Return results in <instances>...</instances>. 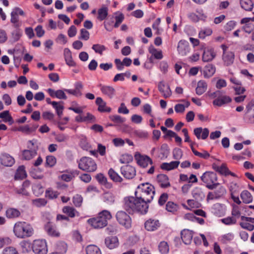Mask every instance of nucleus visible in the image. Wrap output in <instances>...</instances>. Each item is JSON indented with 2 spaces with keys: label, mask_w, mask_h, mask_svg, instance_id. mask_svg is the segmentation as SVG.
<instances>
[{
  "label": "nucleus",
  "mask_w": 254,
  "mask_h": 254,
  "mask_svg": "<svg viewBox=\"0 0 254 254\" xmlns=\"http://www.w3.org/2000/svg\"><path fill=\"white\" fill-rule=\"evenodd\" d=\"M123 208L129 213L139 212L141 214L147 213L148 208V204L141 200L139 197H126L123 201Z\"/></svg>",
  "instance_id": "obj_1"
},
{
  "label": "nucleus",
  "mask_w": 254,
  "mask_h": 254,
  "mask_svg": "<svg viewBox=\"0 0 254 254\" xmlns=\"http://www.w3.org/2000/svg\"><path fill=\"white\" fill-rule=\"evenodd\" d=\"M111 218L112 215L110 212L104 210L99 212L97 217L89 219L87 223L95 229H101L107 226L108 220Z\"/></svg>",
  "instance_id": "obj_2"
},
{
  "label": "nucleus",
  "mask_w": 254,
  "mask_h": 254,
  "mask_svg": "<svg viewBox=\"0 0 254 254\" xmlns=\"http://www.w3.org/2000/svg\"><path fill=\"white\" fill-rule=\"evenodd\" d=\"M13 231L17 238L24 239L31 237L33 234L34 230L30 224L24 221H18L15 223Z\"/></svg>",
  "instance_id": "obj_3"
},
{
  "label": "nucleus",
  "mask_w": 254,
  "mask_h": 254,
  "mask_svg": "<svg viewBox=\"0 0 254 254\" xmlns=\"http://www.w3.org/2000/svg\"><path fill=\"white\" fill-rule=\"evenodd\" d=\"M137 192L141 193L139 198L141 200L147 203L150 202L153 198L155 194V188L153 185L148 183H142L137 187V191L135 192V195Z\"/></svg>",
  "instance_id": "obj_4"
},
{
  "label": "nucleus",
  "mask_w": 254,
  "mask_h": 254,
  "mask_svg": "<svg viewBox=\"0 0 254 254\" xmlns=\"http://www.w3.org/2000/svg\"><path fill=\"white\" fill-rule=\"evenodd\" d=\"M202 181L206 184V187L209 190H213L217 188L220 184L215 183L217 181L216 173L212 172H206L201 177Z\"/></svg>",
  "instance_id": "obj_5"
},
{
  "label": "nucleus",
  "mask_w": 254,
  "mask_h": 254,
  "mask_svg": "<svg viewBox=\"0 0 254 254\" xmlns=\"http://www.w3.org/2000/svg\"><path fill=\"white\" fill-rule=\"evenodd\" d=\"M78 167L83 171L92 172L96 170L97 165L92 158L84 157L80 159Z\"/></svg>",
  "instance_id": "obj_6"
},
{
  "label": "nucleus",
  "mask_w": 254,
  "mask_h": 254,
  "mask_svg": "<svg viewBox=\"0 0 254 254\" xmlns=\"http://www.w3.org/2000/svg\"><path fill=\"white\" fill-rule=\"evenodd\" d=\"M116 217L118 223L126 229L131 227V219L129 215L124 211L121 210L117 212Z\"/></svg>",
  "instance_id": "obj_7"
},
{
  "label": "nucleus",
  "mask_w": 254,
  "mask_h": 254,
  "mask_svg": "<svg viewBox=\"0 0 254 254\" xmlns=\"http://www.w3.org/2000/svg\"><path fill=\"white\" fill-rule=\"evenodd\" d=\"M32 250L35 254H47L48 248L45 240H35L33 241Z\"/></svg>",
  "instance_id": "obj_8"
},
{
  "label": "nucleus",
  "mask_w": 254,
  "mask_h": 254,
  "mask_svg": "<svg viewBox=\"0 0 254 254\" xmlns=\"http://www.w3.org/2000/svg\"><path fill=\"white\" fill-rule=\"evenodd\" d=\"M35 142V140L28 141L27 148L29 149L24 150L22 152V157L24 159L29 160L36 156L37 154L36 150H32V147L34 145Z\"/></svg>",
  "instance_id": "obj_9"
},
{
  "label": "nucleus",
  "mask_w": 254,
  "mask_h": 254,
  "mask_svg": "<svg viewBox=\"0 0 254 254\" xmlns=\"http://www.w3.org/2000/svg\"><path fill=\"white\" fill-rule=\"evenodd\" d=\"M44 230L47 235L52 237H59L60 232L55 224L48 222L44 225Z\"/></svg>",
  "instance_id": "obj_10"
},
{
  "label": "nucleus",
  "mask_w": 254,
  "mask_h": 254,
  "mask_svg": "<svg viewBox=\"0 0 254 254\" xmlns=\"http://www.w3.org/2000/svg\"><path fill=\"white\" fill-rule=\"evenodd\" d=\"M121 172L123 176L127 179H131L136 175V170L134 167L129 165H126L121 168Z\"/></svg>",
  "instance_id": "obj_11"
},
{
  "label": "nucleus",
  "mask_w": 254,
  "mask_h": 254,
  "mask_svg": "<svg viewBox=\"0 0 254 254\" xmlns=\"http://www.w3.org/2000/svg\"><path fill=\"white\" fill-rule=\"evenodd\" d=\"M134 157L137 164L141 167L145 168L149 164H153L152 159L147 155H142L138 153L136 154Z\"/></svg>",
  "instance_id": "obj_12"
},
{
  "label": "nucleus",
  "mask_w": 254,
  "mask_h": 254,
  "mask_svg": "<svg viewBox=\"0 0 254 254\" xmlns=\"http://www.w3.org/2000/svg\"><path fill=\"white\" fill-rule=\"evenodd\" d=\"M179 54L181 56L187 55L190 52L189 43L186 40H181L179 42L177 47Z\"/></svg>",
  "instance_id": "obj_13"
},
{
  "label": "nucleus",
  "mask_w": 254,
  "mask_h": 254,
  "mask_svg": "<svg viewBox=\"0 0 254 254\" xmlns=\"http://www.w3.org/2000/svg\"><path fill=\"white\" fill-rule=\"evenodd\" d=\"M161 224L158 219L150 218L144 224V227L148 231H154L160 227Z\"/></svg>",
  "instance_id": "obj_14"
},
{
  "label": "nucleus",
  "mask_w": 254,
  "mask_h": 254,
  "mask_svg": "<svg viewBox=\"0 0 254 254\" xmlns=\"http://www.w3.org/2000/svg\"><path fill=\"white\" fill-rule=\"evenodd\" d=\"M216 54L212 48H205L202 56L204 62H209L212 61L215 57Z\"/></svg>",
  "instance_id": "obj_15"
},
{
  "label": "nucleus",
  "mask_w": 254,
  "mask_h": 254,
  "mask_svg": "<svg viewBox=\"0 0 254 254\" xmlns=\"http://www.w3.org/2000/svg\"><path fill=\"white\" fill-rule=\"evenodd\" d=\"M158 90L165 98H169L172 95V91L170 86L164 82L160 81L158 85Z\"/></svg>",
  "instance_id": "obj_16"
},
{
  "label": "nucleus",
  "mask_w": 254,
  "mask_h": 254,
  "mask_svg": "<svg viewBox=\"0 0 254 254\" xmlns=\"http://www.w3.org/2000/svg\"><path fill=\"white\" fill-rule=\"evenodd\" d=\"M105 244L108 249H114L119 245V239L116 236L107 237L105 239Z\"/></svg>",
  "instance_id": "obj_17"
},
{
  "label": "nucleus",
  "mask_w": 254,
  "mask_h": 254,
  "mask_svg": "<svg viewBox=\"0 0 254 254\" xmlns=\"http://www.w3.org/2000/svg\"><path fill=\"white\" fill-rule=\"evenodd\" d=\"M0 162L1 165L6 167L12 166L14 162V158L7 153H3L0 157Z\"/></svg>",
  "instance_id": "obj_18"
},
{
  "label": "nucleus",
  "mask_w": 254,
  "mask_h": 254,
  "mask_svg": "<svg viewBox=\"0 0 254 254\" xmlns=\"http://www.w3.org/2000/svg\"><path fill=\"white\" fill-rule=\"evenodd\" d=\"M96 104L98 106V110L100 112L110 113L112 111V109L107 106L106 103L103 101L102 98L97 97L96 99Z\"/></svg>",
  "instance_id": "obj_19"
},
{
  "label": "nucleus",
  "mask_w": 254,
  "mask_h": 254,
  "mask_svg": "<svg viewBox=\"0 0 254 254\" xmlns=\"http://www.w3.org/2000/svg\"><path fill=\"white\" fill-rule=\"evenodd\" d=\"M194 134L197 139H205L208 136L209 131L207 128L197 127L194 129Z\"/></svg>",
  "instance_id": "obj_20"
},
{
  "label": "nucleus",
  "mask_w": 254,
  "mask_h": 254,
  "mask_svg": "<svg viewBox=\"0 0 254 254\" xmlns=\"http://www.w3.org/2000/svg\"><path fill=\"white\" fill-rule=\"evenodd\" d=\"M100 90L102 93L110 98H113L116 94V90L111 86L100 85Z\"/></svg>",
  "instance_id": "obj_21"
},
{
  "label": "nucleus",
  "mask_w": 254,
  "mask_h": 254,
  "mask_svg": "<svg viewBox=\"0 0 254 254\" xmlns=\"http://www.w3.org/2000/svg\"><path fill=\"white\" fill-rule=\"evenodd\" d=\"M193 237V234L191 231L185 229L181 232V238L186 245H189L191 243Z\"/></svg>",
  "instance_id": "obj_22"
},
{
  "label": "nucleus",
  "mask_w": 254,
  "mask_h": 254,
  "mask_svg": "<svg viewBox=\"0 0 254 254\" xmlns=\"http://www.w3.org/2000/svg\"><path fill=\"white\" fill-rule=\"evenodd\" d=\"M235 55L233 52L228 51V53H223L222 60L224 64L229 66L232 64L234 61Z\"/></svg>",
  "instance_id": "obj_23"
},
{
  "label": "nucleus",
  "mask_w": 254,
  "mask_h": 254,
  "mask_svg": "<svg viewBox=\"0 0 254 254\" xmlns=\"http://www.w3.org/2000/svg\"><path fill=\"white\" fill-rule=\"evenodd\" d=\"M47 91L52 97H56L59 99L65 100L67 99V96H66L64 91L63 90L55 91L53 89L49 88L47 90Z\"/></svg>",
  "instance_id": "obj_24"
},
{
  "label": "nucleus",
  "mask_w": 254,
  "mask_h": 254,
  "mask_svg": "<svg viewBox=\"0 0 254 254\" xmlns=\"http://www.w3.org/2000/svg\"><path fill=\"white\" fill-rule=\"evenodd\" d=\"M157 180L159 186L162 188H166L170 186L168 176L164 174H159L157 176Z\"/></svg>",
  "instance_id": "obj_25"
},
{
  "label": "nucleus",
  "mask_w": 254,
  "mask_h": 254,
  "mask_svg": "<svg viewBox=\"0 0 254 254\" xmlns=\"http://www.w3.org/2000/svg\"><path fill=\"white\" fill-rule=\"evenodd\" d=\"M231 98L228 96H219L218 98L213 101V104L215 106H221L224 104L231 102Z\"/></svg>",
  "instance_id": "obj_26"
},
{
  "label": "nucleus",
  "mask_w": 254,
  "mask_h": 254,
  "mask_svg": "<svg viewBox=\"0 0 254 254\" xmlns=\"http://www.w3.org/2000/svg\"><path fill=\"white\" fill-rule=\"evenodd\" d=\"M180 164V161H174L170 163H163L160 166V168L165 170L170 171L177 168Z\"/></svg>",
  "instance_id": "obj_27"
},
{
  "label": "nucleus",
  "mask_w": 254,
  "mask_h": 254,
  "mask_svg": "<svg viewBox=\"0 0 254 254\" xmlns=\"http://www.w3.org/2000/svg\"><path fill=\"white\" fill-rule=\"evenodd\" d=\"M20 212L17 209L14 208H9L5 212L6 216L9 219L16 218L20 215Z\"/></svg>",
  "instance_id": "obj_28"
},
{
  "label": "nucleus",
  "mask_w": 254,
  "mask_h": 254,
  "mask_svg": "<svg viewBox=\"0 0 254 254\" xmlns=\"http://www.w3.org/2000/svg\"><path fill=\"white\" fill-rule=\"evenodd\" d=\"M207 85L204 80H200L198 82L197 87L195 89L196 93L198 95H202L207 89Z\"/></svg>",
  "instance_id": "obj_29"
},
{
  "label": "nucleus",
  "mask_w": 254,
  "mask_h": 254,
  "mask_svg": "<svg viewBox=\"0 0 254 254\" xmlns=\"http://www.w3.org/2000/svg\"><path fill=\"white\" fill-rule=\"evenodd\" d=\"M27 177V174L23 165L19 166L15 173L14 178L15 180H22Z\"/></svg>",
  "instance_id": "obj_30"
},
{
  "label": "nucleus",
  "mask_w": 254,
  "mask_h": 254,
  "mask_svg": "<svg viewBox=\"0 0 254 254\" xmlns=\"http://www.w3.org/2000/svg\"><path fill=\"white\" fill-rule=\"evenodd\" d=\"M192 195L195 199L199 201H202L205 197L204 193L199 188H195L193 190Z\"/></svg>",
  "instance_id": "obj_31"
},
{
  "label": "nucleus",
  "mask_w": 254,
  "mask_h": 254,
  "mask_svg": "<svg viewBox=\"0 0 254 254\" xmlns=\"http://www.w3.org/2000/svg\"><path fill=\"white\" fill-rule=\"evenodd\" d=\"M240 196L243 202L245 203L248 204L253 201V196L251 193L247 190L242 191Z\"/></svg>",
  "instance_id": "obj_32"
},
{
  "label": "nucleus",
  "mask_w": 254,
  "mask_h": 254,
  "mask_svg": "<svg viewBox=\"0 0 254 254\" xmlns=\"http://www.w3.org/2000/svg\"><path fill=\"white\" fill-rule=\"evenodd\" d=\"M63 212L71 218H73L76 214H78V212L74 208L69 206H64L63 208Z\"/></svg>",
  "instance_id": "obj_33"
},
{
  "label": "nucleus",
  "mask_w": 254,
  "mask_h": 254,
  "mask_svg": "<svg viewBox=\"0 0 254 254\" xmlns=\"http://www.w3.org/2000/svg\"><path fill=\"white\" fill-rule=\"evenodd\" d=\"M64 55L66 64L69 66H74L75 64L72 60L71 52L68 49L64 50Z\"/></svg>",
  "instance_id": "obj_34"
},
{
  "label": "nucleus",
  "mask_w": 254,
  "mask_h": 254,
  "mask_svg": "<svg viewBox=\"0 0 254 254\" xmlns=\"http://www.w3.org/2000/svg\"><path fill=\"white\" fill-rule=\"evenodd\" d=\"M215 72V67L211 64L206 65L204 68V76L205 77H210L212 76Z\"/></svg>",
  "instance_id": "obj_35"
},
{
  "label": "nucleus",
  "mask_w": 254,
  "mask_h": 254,
  "mask_svg": "<svg viewBox=\"0 0 254 254\" xmlns=\"http://www.w3.org/2000/svg\"><path fill=\"white\" fill-rule=\"evenodd\" d=\"M212 168L221 175H223L225 176H227L228 168L226 167L225 164H222L220 166H218L216 164H213L212 165Z\"/></svg>",
  "instance_id": "obj_36"
},
{
  "label": "nucleus",
  "mask_w": 254,
  "mask_h": 254,
  "mask_svg": "<svg viewBox=\"0 0 254 254\" xmlns=\"http://www.w3.org/2000/svg\"><path fill=\"white\" fill-rule=\"evenodd\" d=\"M67 250L66 244L63 242H60L57 244L56 246V252L55 253L58 254H64Z\"/></svg>",
  "instance_id": "obj_37"
},
{
  "label": "nucleus",
  "mask_w": 254,
  "mask_h": 254,
  "mask_svg": "<svg viewBox=\"0 0 254 254\" xmlns=\"http://www.w3.org/2000/svg\"><path fill=\"white\" fill-rule=\"evenodd\" d=\"M240 4L242 8L246 11H251L254 6L251 0H240Z\"/></svg>",
  "instance_id": "obj_38"
},
{
  "label": "nucleus",
  "mask_w": 254,
  "mask_h": 254,
  "mask_svg": "<svg viewBox=\"0 0 254 254\" xmlns=\"http://www.w3.org/2000/svg\"><path fill=\"white\" fill-rule=\"evenodd\" d=\"M108 175L111 179L114 182H122L123 180V178L112 168L109 169L108 171Z\"/></svg>",
  "instance_id": "obj_39"
},
{
  "label": "nucleus",
  "mask_w": 254,
  "mask_h": 254,
  "mask_svg": "<svg viewBox=\"0 0 254 254\" xmlns=\"http://www.w3.org/2000/svg\"><path fill=\"white\" fill-rule=\"evenodd\" d=\"M86 254H102L99 247L94 245L88 246L86 248Z\"/></svg>",
  "instance_id": "obj_40"
},
{
  "label": "nucleus",
  "mask_w": 254,
  "mask_h": 254,
  "mask_svg": "<svg viewBox=\"0 0 254 254\" xmlns=\"http://www.w3.org/2000/svg\"><path fill=\"white\" fill-rule=\"evenodd\" d=\"M22 35V30L16 28L11 32V40L12 42L18 41Z\"/></svg>",
  "instance_id": "obj_41"
},
{
  "label": "nucleus",
  "mask_w": 254,
  "mask_h": 254,
  "mask_svg": "<svg viewBox=\"0 0 254 254\" xmlns=\"http://www.w3.org/2000/svg\"><path fill=\"white\" fill-rule=\"evenodd\" d=\"M148 50L149 53L151 54L155 59L160 60L163 58L162 52L161 50L158 51L152 46L149 47Z\"/></svg>",
  "instance_id": "obj_42"
},
{
  "label": "nucleus",
  "mask_w": 254,
  "mask_h": 254,
  "mask_svg": "<svg viewBox=\"0 0 254 254\" xmlns=\"http://www.w3.org/2000/svg\"><path fill=\"white\" fill-rule=\"evenodd\" d=\"M0 118L2 119L4 122H9L10 125L13 123L12 117L10 115L8 111H4L0 113Z\"/></svg>",
  "instance_id": "obj_43"
},
{
  "label": "nucleus",
  "mask_w": 254,
  "mask_h": 254,
  "mask_svg": "<svg viewBox=\"0 0 254 254\" xmlns=\"http://www.w3.org/2000/svg\"><path fill=\"white\" fill-rule=\"evenodd\" d=\"M33 192L36 196H39L44 192V188L39 183L34 184L32 187Z\"/></svg>",
  "instance_id": "obj_44"
},
{
  "label": "nucleus",
  "mask_w": 254,
  "mask_h": 254,
  "mask_svg": "<svg viewBox=\"0 0 254 254\" xmlns=\"http://www.w3.org/2000/svg\"><path fill=\"white\" fill-rule=\"evenodd\" d=\"M53 107L56 110L57 115L61 117L63 114L64 107L60 104V102H52Z\"/></svg>",
  "instance_id": "obj_45"
},
{
  "label": "nucleus",
  "mask_w": 254,
  "mask_h": 254,
  "mask_svg": "<svg viewBox=\"0 0 254 254\" xmlns=\"http://www.w3.org/2000/svg\"><path fill=\"white\" fill-rule=\"evenodd\" d=\"M108 9L106 6L100 8L98 11V19L101 21L104 20L108 15Z\"/></svg>",
  "instance_id": "obj_46"
},
{
  "label": "nucleus",
  "mask_w": 254,
  "mask_h": 254,
  "mask_svg": "<svg viewBox=\"0 0 254 254\" xmlns=\"http://www.w3.org/2000/svg\"><path fill=\"white\" fill-rule=\"evenodd\" d=\"M77 172L76 171H72L68 174H64L61 176V178L62 180L65 181V182H69L73 178L75 177V175H77Z\"/></svg>",
  "instance_id": "obj_47"
},
{
  "label": "nucleus",
  "mask_w": 254,
  "mask_h": 254,
  "mask_svg": "<svg viewBox=\"0 0 254 254\" xmlns=\"http://www.w3.org/2000/svg\"><path fill=\"white\" fill-rule=\"evenodd\" d=\"M178 205L172 201H168L166 205V209L170 212L174 213L178 209Z\"/></svg>",
  "instance_id": "obj_48"
},
{
  "label": "nucleus",
  "mask_w": 254,
  "mask_h": 254,
  "mask_svg": "<svg viewBox=\"0 0 254 254\" xmlns=\"http://www.w3.org/2000/svg\"><path fill=\"white\" fill-rule=\"evenodd\" d=\"M57 159L53 156L49 155L46 157L45 166L46 167H52L56 164Z\"/></svg>",
  "instance_id": "obj_49"
},
{
  "label": "nucleus",
  "mask_w": 254,
  "mask_h": 254,
  "mask_svg": "<svg viewBox=\"0 0 254 254\" xmlns=\"http://www.w3.org/2000/svg\"><path fill=\"white\" fill-rule=\"evenodd\" d=\"M104 200L109 204H112L115 201V196L112 192H106L104 194Z\"/></svg>",
  "instance_id": "obj_50"
},
{
  "label": "nucleus",
  "mask_w": 254,
  "mask_h": 254,
  "mask_svg": "<svg viewBox=\"0 0 254 254\" xmlns=\"http://www.w3.org/2000/svg\"><path fill=\"white\" fill-rule=\"evenodd\" d=\"M80 146L84 149L87 150L90 148V145L87 141V138L85 136H81L80 140Z\"/></svg>",
  "instance_id": "obj_51"
},
{
  "label": "nucleus",
  "mask_w": 254,
  "mask_h": 254,
  "mask_svg": "<svg viewBox=\"0 0 254 254\" xmlns=\"http://www.w3.org/2000/svg\"><path fill=\"white\" fill-rule=\"evenodd\" d=\"M72 202L76 207H80L83 202V197L81 195L77 194L73 197Z\"/></svg>",
  "instance_id": "obj_52"
},
{
  "label": "nucleus",
  "mask_w": 254,
  "mask_h": 254,
  "mask_svg": "<svg viewBox=\"0 0 254 254\" xmlns=\"http://www.w3.org/2000/svg\"><path fill=\"white\" fill-rule=\"evenodd\" d=\"M212 30L210 28H205L202 29L198 34L199 38L200 39H204L206 36L211 35Z\"/></svg>",
  "instance_id": "obj_53"
},
{
  "label": "nucleus",
  "mask_w": 254,
  "mask_h": 254,
  "mask_svg": "<svg viewBox=\"0 0 254 254\" xmlns=\"http://www.w3.org/2000/svg\"><path fill=\"white\" fill-rule=\"evenodd\" d=\"M116 15L115 17L116 22L114 24V27L115 28H117L119 26L121 23L123 22L124 19V15L122 13H115Z\"/></svg>",
  "instance_id": "obj_54"
},
{
  "label": "nucleus",
  "mask_w": 254,
  "mask_h": 254,
  "mask_svg": "<svg viewBox=\"0 0 254 254\" xmlns=\"http://www.w3.org/2000/svg\"><path fill=\"white\" fill-rule=\"evenodd\" d=\"M92 49L95 51V53H98L101 55H102L103 51L106 50L105 46L100 44H94L92 46Z\"/></svg>",
  "instance_id": "obj_55"
},
{
  "label": "nucleus",
  "mask_w": 254,
  "mask_h": 254,
  "mask_svg": "<svg viewBox=\"0 0 254 254\" xmlns=\"http://www.w3.org/2000/svg\"><path fill=\"white\" fill-rule=\"evenodd\" d=\"M158 248L162 254H166L169 252V246L165 242H161L158 246Z\"/></svg>",
  "instance_id": "obj_56"
},
{
  "label": "nucleus",
  "mask_w": 254,
  "mask_h": 254,
  "mask_svg": "<svg viewBox=\"0 0 254 254\" xmlns=\"http://www.w3.org/2000/svg\"><path fill=\"white\" fill-rule=\"evenodd\" d=\"M110 120L116 124H122L126 121V119L119 115H111L109 117Z\"/></svg>",
  "instance_id": "obj_57"
},
{
  "label": "nucleus",
  "mask_w": 254,
  "mask_h": 254,
  "mask_svg": "<svg viewBox=\"0 0 254 254\" xmlns=\"http://www.w3.org/2000/svg\"><path fill=\"white\" fill-rule=\"evenodd\" d=\"M219 186L218 188L214 191L218 199L222 197L226 192V190L223 186L220 185Z\"/></svg>",
  "instance_id": "obj_58"
},
{
  "label": "nucleus",
  "mask_w": 254,
  "mask_h": 254,
  "mask_svg": "<svg viewBox=\"0 0 254 254\" xmlns=\"http://www.w3.org/2000/svg\"><path fill=\"white\" fill-rule=\"evenodd\" d=\"M33 205L37 207H41L45 206L47 203V201L44 198H37L32 200Z\"/></svg>",
  "instance_id": "obj_59"
},
{
  "label": "nucleus",
  "mask_w": 254,
  "mask_h": 254,
  "mask_svg": "<svg viewBox=\"0 0 254 254\" xmlns=\"http://www.w3.org/2000/svg\"><path fill=\"white\" fill-rule=\"evenodd\" d=\"M20 246L22 249V252L27 253L30 249V243L26 241H23L20 242Z\"/></svg>",
  "instance_id": "obj_60"
},
{
  "label": "nucleus",
  "mask_w": 254,
  "mask_h": 254,
  "mask_svg": "<svg viewBox=\"0 0 254 254\" xmlns=\"http://www.w3.org/2000/svg\"><path fill=\"white\" fill-rule=\"evenodd\" d=\"M199 200L194 199H188L187 203L191 208H199L201 206V203Z\"/></svg>",
  "instance_id": "obj_61"
},
{
  "label": "nucleus",
  "mask_w": 254,
  "mask_h": 254,
  "mask_svg": "<svg viewBox=\"0 0 254 254\" xmlns=\"http://www.w3.org/2000/svg\"><path fill=\"white\" fill-rule=\"evenodd\" d=\"M1 254H18V253L15 248L8 247L3 250Z\"/></svg>",
  "instance_id": "obj_62"
},
{
  "label": "nucleus",
  "mask_w": 254,
  "mask_h": 254,
  "mask_svg": "<svg viewBox=\"0 0 254 254\" xmlns=\"http://www.w3.org/2000/svg\"><path fill=\"white\" fill-rule=\"evenodd\" d=\"M89 32L85 29L82 28L80 30V36L79 38L81 40L87 41L89 39Z\"/></svg>",
  "instance_id": "obj_63"
},
{
  "label": "nucleus",
  "mask_w": 254,
  "mask_h": 254,
  "mask_svg": "<svg viewBox=\"0 0 254 254\" xmlns=\"http://www.w3.org/2000/svg\"><path fill=\"white\" fill-rule=\"evenodd\" d=\"M11 19L10 22L13 24L14 26L16 28H18L20 26L19 22V17L18 15L14 14V13H11L10 14Z\"/></svg>",
  "instance_id": "obj_64"
}]
</instances>
